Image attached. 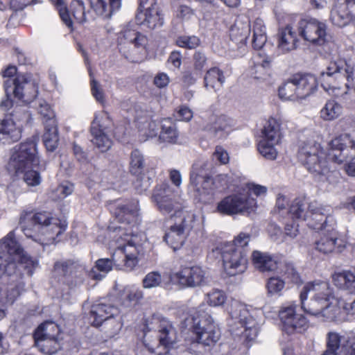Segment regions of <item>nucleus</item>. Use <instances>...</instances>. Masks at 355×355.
Instances as JSON below:
<instances>
[{
  "label": "nucleus",
  "instance_id": "nucleus-1",
  "mask_svg": "<svg viewBox=\"0 0 355 355\" xmlns=\"http://www.w3.org/2000/svg\"><path fill=\"white\" fill-rule=\"evenodd\" d=\"M330 150L327 155L321 148L320 144L314 141L304 142L298 151L300 162L307 170L315 175H320L321 180H328L330 173L328 160L342 164L346 173L355 178V137L343 133L332 139L329 143Z\"/></svg>",
  "mask_w": 355,
  "mask_h": 355
},
{
  "label": "nucleus",
  "instance_id": "nucleus-2",
  "mask_svg": "<svg viewBox=\"0 0 355 355\" xmlns=\"http://www.w3.org/2000/svg\"><path fill=\"white\" fill-rule=\"evenodd\" d=\"M302 309L310 315L327 321L341 319L342 312L355 314V299L350 303L336 298L326 282L315 281L304 285L300 294Z\"/></svg>",
  "mask_w": 355,
  "mask_h": 355
},
{
  "label": "nucleus",
  "instance_id": "nucleus-3",
  "mask_svg": "<svg viewBox=\"0 0 355 355\" xmlns=\"http://www.w3.org/2000/svg\"><path fill=\"white\" fill-rule=\"evenodd\" d=\"M124 238L120 239L124 243H119L112 255L111 259H99L96 261L95 267L88 272V276L93 279L101 280L114 266L116 269L125 268L132 270L137 264V257L142 253V247L138 243V237L132 233H125Z\"/></svg>",
  "mask_w": 355,
  "mask_h": 355
},
{
  "label": "nucleus",
  "instance_id": "nucleus-4",
  "mask_svg": "<svg viewBox=\"0 0 355 355\" xmlns=\"http://www.w3.org/2000/svg\"><path fill=\"white\" fill-rule=\"evenodd\" d=\"M37 262L24 253L15 239V230L10 231L0 241V272L10 277H22L21 270L31 277Z\"/></svg>",
  "mask_w": 355,
  "mask_h": 355
},
{
  "label": "nucleus",
  "instance_id": "nucleus-5",
  "mask_svg": "<svg viewBox=\"0 0 355 355\" xmlns=\"http://www.w3.org/2000/svg\"><path fill=\"white\" fill-rule=\"evenodd\" d=\"M19 226L27 238L43 243L40 234L46 236L48 243L55 241L57 237L66 230L67 224L52 216L47 211L33 213L24 210L20 214Z\"/></svg>",
  "mask_w": 355,
  "mask_h": 355
},
{
  "label": "nucleus",
  "instance_id": "nucleus-6",
  "mask_svg": "<svg viewBox=\"0 0 355 355\" xmlns=\"http://www.w3.org/2000/svg\"><path fill=\"white\" fill-rule=\"evenodd\" d=\"M182 324L184 328L193 332L195 341L200 345L209 347L220 338V333L211 316V309L204 303L188 316Z\"/></svg>",
  "mask_w": 355,
  "mask_h": 355
},
{
  "label": "nucleus",
  "instance_id": "nucleus-7",
  "mask_svg": "<svg viewBox=\"0 0 355 355\" xmlns=\"http://www.w3.org/2000/svg\"><path fill=\"white\" fill-rule=\"evenodd\" d=\"M250 235L240 233L233 243L225 244L221 248H216L221 254L224 268L231 276L243 272L248 266V245Z\"/></svg>",
  "mask_w": 355,
  "mask_h": 355
},
{
  "label": "nucleus",
  "instance_id": "nucleus-8",
  "mask_svg": "<svg viewBox=\"0 0 355 355\" xmlns=\"http://www.w3.org/2000/svg\"><path fill=\"white\" fill-rule=\"evenodd\" d=\"M152 200L164 215L177 218L183 213H189L183 210L178 191L168 183H162L155 188Z\"/></svg>",
  "mask_w": 355,
  "mask_h": 355
},
{
  "label": "nucleus",
  "instance_id": "nucleus-9",
  "mask_svg": "<svg viewBox=\"0 0 355 355\" xmlns=\"http://www.w3.org/2000/svg\"><path fill=\"white\" fill-rule=\"evenodd\" d=\"M39 162L37 144L28 139L13 147L8 169L10 172H18L24 168L37 166Z\"/></svg>",
  "mask_w": 355,
  "mask_h": 355
},
{
  "label": "nucleus",
  "instance_id": "nucleus-10",
  "mask_svg": "<svg viewBox=\"0 0 355 355\" xmlns=\"http://www.w3.org/2000/svg\"><path fill=\"white\" fill-rule=\"evenodd\" d=\"M353 75L354 67L345 60H338L331 62L326 70L321 72V85L327 91L337 88L336 82L345 79L347 80L346 86L347 87H353L354 81Z\"/></svg>",
  "mask_w": 355,
  "mask_h": 355
},
{
  "label": "nucleus",
  "instance_id": "nucleus-11",
  "mask_svg": "<svg viewBox=\"0 0 355 355\" xmlns=\"http://www.w3.org/2000/svg\"><path fill=\"white\" fill-rule=\"evenodd\" d=\"M5 93L24 103H30L37 96L38 87L28 74L18 73L14 79L3 82Z\"/></svg>",
  "mask_w": 355,
  "mask_h": 355
},
{
  "label": "nucleus",
  "instance_id": "nucleus-12",
  "mask_svg": "<svg viewBox=\"0 0 355 355\" xmlns=\"http://www.w3.org/2000/svg\"><path fill=\"white\" fill-rule=\"evenodd\" d=\"M194 220L195 216L191 213H183L181 217L175 218L174 225L171 226L164 237V240L174 251L183 245L193 227Z\"/></svg>",
  "mask_w": 355,
  "mask_h": 355
},
{
  "label": "nucleus",
  "instance_id": "nucleus-13",
  "mask_svg": "<svg viewBox=\"0 0 355 355\" xmlns=\"http://www.w3.org/2000/svg\"><path fill=\"white\" fill-rule=\"evenodd\" d=\"M54 4L59 12L61 19L64 24L72 28L73 19L78 24H84L87 21L89 12L86 11L85 5L83 0H72L69 6H66L65 0H50Z\"/></svg>",
  "mask_w": 355,
  "mask_h": 355
},
{
  "label": "nucleus",
  "instance_id": "nucleus-14",
  "mask_svg": "<svg viewBox=\"0 0 355 355\" xmlns=\"http://www.w3.org/2000/svg\"><path fill=\"white\" fill-rule=\"evenodd\" d=\"M117 312V309L112 305L105 303H98L92 306L89 319L94 326H101L103 322H110V324H104L107 329V333L110 336L117 334L121 328L122 324L113 319V316Z\"/></svg>",
  "mask_w": 355,
  "mask_h": 355
},
{
  "label": "nucleus",
  "instance_id": "nucleus-15",
  "mask_svg": "<svg viewBox=\"0 0 355 355\" xmlns=\"http://www.w3.org/2000/svg\"><path fill=\"white\" fill-rule=\"evenodd\" d=\"M158 332L159 345L166 349L173 347L178 338L175 328L165 318L153 315L146 320L144 331Z\"/></svg>",
  "mask_w": 355,
  "mask_h": 355
},
{
  "label": "nucleus",
  "instance_id": "nucleus-16",
  "mask_svg": "<svg viewBox=\"0 0 355 355\" xmlns=\"http://www.w3.org/2000/svg\"><path fill=\"white\" fill-rule=\"evenodd\" d=\"M230 315L235 323H239L243 329L241 334L246 340L252 341L257 338L259 331V324L250 314L245 305L234 302L232 305Z\"/></svg>",
  "mask_w": 355,
  "mask_h": 355
},
{
  "label": "nucleus",
  "instance_id": "nucleus-17",
  "mask_svg": "<svg viewBox=\"0 0 355 355\" xmlns=\"http://www.w3.org/2000/svg\"><path fill=\"white\" fill-rule=\"evenodd\" d=\"M136 21L150 30L161 27L164 18L156 0H139Z\"/></svg>",
  "mask_w": 355,
  "mask_h": 355
},
{
  "label": "nucleus",
  "instance_id": "nucleus-18",
  "mask_svg": "<svg viewBox=\"0 0 355 355\" xmlns=\"http://www.w3.org/2000/svg\"><path fill=\"white\" fill-rule=\"evenodd\" d=\"M109 123L110 117L106 113L96 114L90 128L91 141L103 153L107 151L112 145V140L107 134Z\"/></svg>",
  "mask_w": 355,
  "mask_h": 355
},
{
  "label": "nucleus",
  "instance_id": "nucleus-19",
  "mask_svg": "<svg viewBox=\"0 0 355 355\" xmlns=\"http://www.w3.org/2000/svg\"><path fill=\"white\" fill-rule=\"evenodd\" d=\"M299 35L305 40L322 46L327 41V26L315 19H303L298 22Z\"/></svg>",
  "mask_w": 355,
  "mask_h": 355
},
{
  "label": "nucleus",
  "instance_id": "nucleus-20",
  "mask_svg": "<svg viewBox=\"0 0 355 355\" xmlns=\"http://www.w3.org/2000/svg\"><path fill=\"white\" fill-rule=\"evenodd\" d=\"M256 202L247 194L239 193L223 198L217 206L218 211L226 215H234L245 211H250L255 206Z\"/></svg>",
  "mask_w": 355,
  "mask_h": 355
},
{
  "label": "nucleus",
  "instance_id": "nucleus-21",
  "mask_svg": "<svg viewBox=\"0 0 355 355\" xmlns=\"http://www.w3.org/2000/svg\"><path fill=\"white\" fill-rule=\"evenodd\" d=\"M171 278L184 288L202 286L207 283L205 271L198 266L182 267Z\"/></svg>",
  "mask_w": 355,
  "mask_h": 355
},
{
  "label": "nucleus",
  "instance_id": "nucleus-22",
  "mask_svg": "<svg viewBox=\"0 0 355 355\" xmlns=\"http://www.w3.org/2000/svg\"><path fill=\"white\" fill-rule=\"evenodd\" d=\"M295 306H289L283 308L279 311V318L283 324V329L288 334L294 331L302 332L308 327V320L303 315L296 314Z\"/></svg>",
  "mask_w": 355,
  "mask_h": 355
},
{
  "label": "nucleus",
  "instance_id": "nucleus-23",
  "mask_svg": "<svg viewBox=\"0 0 355 355\" xmlns=\"http://www.w3.org/2000/svg\"><path fill=\"white\" fill-rule=\"evenodd\" d=\"M332 23L343 27L355 20V0H340L331 11Z\"/></svg>",
  "mask_w": 355,
  "mask_h": 355
},
{
  "label": "nucleus",
  "instance_id": "nucleus-24",
  "mask_svg": "<svg viewBox=\"0 0 355 355\" xmlns=\"http://www.w3.org/2000/svg\"><path fill=\"white\" fill-rule=\"evenodd\" d=\"M315 249L323 254L331 252H342L346 248V242L338 237V234L333 227L327 230V233L323 234L315 243Z\"/></svg>",
  "mask_w": 355,
  "mask_h": 355
},
{
  "label": "nucleus",
  "instance_id": "nucleus-25",
  "mask_svg": "<svg viewBox=\"0 0 355 355\" xmlns=\"http://www.w3.org/2000/svg\"><path fill=\"white\" fill-rule=\"evenodd\" d=\"M145 167V160L141 153L135 149L130 154V172L138 178L135 182V187L138 192H142L147 190L150 185V179L148 178L143 182L141 175Z\"/></svg>",
  "mask_w": 355,
  "mask_h": 355
},
{
  "label": "nucleus",
  "instance_id": "nucleus-26",
  "mask_svg": "<svg viewBox=\"0 0 355 355\" xmlns=\"http://www.w3.org/2000/svg\"><path fill=\"white\" fill-rule=\"evenodd\" d=\"M296 85V90L300 99H304L313 94L317 89V78L312 74L297 73L292 76Z\"/></svg>",
  "mask_w": 355,
  "mask_h": 355
},
{
  "label": "nucleus",
  "instance_id": "nucleus-27",
  "mask_svg": "<svg viewBox=\"0 0 355 355\" xmlns=\"http://www.w3.org/2000/svg\"><path fill=\"white\" fill-rule=\"evenodd\" d=\"M144 298V292L134 285L125 286L119 293V305L125 309H132Z\"/></svg>",
  "mask_w": 355,
  "mask_h": 355
},
{
  "label": "nucleus",
  "instance_id": "nucleus-28",
  "mask_svg": "<svg viewBox=\"0 0 355 355\" xmlns=\"http://www.w3.org/2000/svg\"><path fill=\"white\" fill-rule=\"evenodd\" d=\"M233 121L225 115L216 116L214 121L206 126V130L216 139H224L231 132Z\"/></svg>",
  "mask_w": 355,
  "mask_h": 355
},
{
  "label": "nucleus",
  "instance_id": "nucleus-29",
  "mask_svg": "<svg viewBox=\"0 0 355 355\" xmlns=\"http://www.w3.org/2000/svg\"><path fill=\"white\" fill-rule=\"evenodd\" d=\"M123 39L133 46L132 54L140 55L144 57L146 55L147 37L142 33L135 30L125 29L123 31Z\"/></svg>",
  "mask_w": 355,
  "mask_h": 355
},
{
  "label": "nucleus",
  "instance_id": "nucleus-30",
  "mask_svg": "<svg viewBox=\"0 0 355 355\" xmlns=\"http://www.w3.org/2000/svg\"><path fill=\"white\" fill-rule=\"evenodd\" d=\"M21 137V128L17 126L12 119L0 121V142L10 144Z\"/></svg>",
  "mask_w": 355,
  "mask_h": 355
},
{
  "label": "nucleus",
  "instance_id": "nucleus-31",
  "mask_svg": "<svg viewBox=\"0 0 355 355\" xmlns=\"http://www.w3.org/2000/svg\"><path fill=\"white\" fill-rule=\"evenodd\" d=\"M91 7L94 11L103 18H110L121 6V0H91Z\"/></svg>",
  "mask_w": 355,
  "mask_h": 355
},
{
  "label": "nucleus",
  "instance_id": "nucleus-32",
  "mask_svg": "<svg viewBox=\"0 0 355 355\" xmlns=\"http://www.w3.org/2000/svg\"><path fill=\"white\" fill-rule=\"evenodd\" d=\"M116 218L121 223L134 225L137 223L138 216L137 202L126 205H119L115 211Z\"/></svg>",
  "mask_w": 355,
  "mask_h": 355
},
{
  "label": "nucleus",
  "instance_id": "nucleus-33",
  "mask_svg": "<svg viewBox=\"0 0 355 355\" xmlns=\"http://www.w3.org/2000/svg\"><path fill=\"white\" fill-rule=\"evenodd\" d=\"M252 259L255 268L261 272L274 270L277 267V261L267 252L255 250L252 252Z\"/></svg>",
  "mask_w": 355,
  "mask_h": 355
},
{
  "label": "nucleus",
  "instance_id": "nucleus-34",
  "mask_svg": "<svg viewBox=\"0 0 355 355\" xmlns=\"http://www.w3.org/2000/svg\"><path fill=\"white\" fill-rule=\"evenodd\" d=\"M325 211L319 215H306V220H308V225L316 230L326 229L328 227L332 228L335 223L334 219L331 216L332 209L331 207H327V209Z\"/></svg>",
  "mask_w": 355,
  "mask_h": 355
},
{
  "label": "nucleus",
  "instance_id": "nucleus-35",
  "mask_svg": "<svg viewBox=\"0 0 355 355\" xmlns=\"http://www.w3.org/2000/svg\"><path fill=\"white\" fill-rule=\"evenodd\" d=\"M334 285L340 289L355 293V270H344L333 275Z\"/></svg>",
  "mask_w": 355,
  "mask_h": 355
},
{
  "label": "nucleus",
  "instance_id": "nucleus-36",
  "mask_svg": "<svg viewBox=\"0 0 355 355\" xmlns=\"http://www.w3.org/2000/svg\"><path fill=\"white\" fill-rule=\"evenodd\" d=\"M297 40L292 28L287 26L285 28L281 30L278 34V49L285 53L294 50L296 48Z\"/></svg>",
  "mask_w": 355,
  "mask_h": 355
},
{
  "label": "nucleus",
  "instance_id": "nucleus-37",
  "mask_svg": "<svg viewBox=\"0 0 355 355\" xmlns=\"http://www.w3.org/2000/svg\"><path fill=\"white\" fill-rule=\"evenodd\" d=\"M179 138V132L176 125L170 119H164L162 121V130L159 136L160 142L168 144H176Z\"/></svg>",
  "mask_w": 355,
  "mask_h": 355
},
{
  "label": "nucleus",
  "instance_id": "nucleus-38",
  "mask_svg": "<svg viewBox=\"0 0 355 355\" xmlns=\"http://www.w3.org/2000/svg\"><path fill=\"white\" fill-rule=\"evenodd\" d=\"M210 164L205 159H198L194 162L190 173L191 184H198L200 180L207 178L211 175Z\"/></svg>",
  "mask_w": 355,
  "mask_h": 355
},
{
  "label": "nucleus",
  "instance_id": "nucleus-39",
  "mask_svg": "<svg viewBox=\"0 0 355 355\" xmlns=\"http://www.w3.org/2000/svg\"><path fill=\"white\" fill-rule=\"evenodd\" d=\"M205 87L208 89L217 91L220 89L225 82V76L221 70L217 67L209 69L204 78Z\"/></svg>",
  "mask_w": 355,
  "mask_h": 355
},
{
  "label": "nucleus",
  "instance_id": "nucleus-40",
  "mask_svg": "<svg viewBox=\"0 0 355 355\" xmlns=\"http://www.w3.org/2000/svg\"><path fill=\"white\" fill-rule=\"evenodd\" d=\"M44 133L42 136L43 143L47 151L53 152L58 146L59 136L57 123L53 125H45Z\"/></svg>",
  "mask_w": 355,
  "mask_h": 355
},
{
  "label": "nucleus",
  "instance_id": "nucleus-41",
  "mask_svg": "<svg viewBox=\"0 0 355 355\" xmlns=\"http://www.w3.org/2000/svg\"><path fill=\"white\" fill-rule=\"evenodd\" d=\"M60 331L57 324L52 321H46L35 329L33 337L34 339L58 337Z\"/></svg>",
  "mask_w": 355,
  "mask_h": 355
},
{
  "label": "nucleus",
  "instance_id": "nucleus-42",
  "mask_svg": "<svg viewBox=\"0 0 355 355\" xmlns=\"http://www.w3.org/2000/svg\"><path fill=\"white\" fill-rule=\"evenodd\" d=\"M36 347L44 354L52 355L60 349L58 337L34 339Z\"/></svg>",
  "mask_w": 355,
  "mask_h": 355
},
{
  "label": "nucleus",
  "instance_id": "nucleus-43",
  "mask_svg": "<svg viewBox=\"0 0 355 355\" xmlns=\"http://www.w3.org/2000/svg\"><path fill=\"white\" fill-rule=\"evenodd\" d=\"M266 28L263 21L257 19L253 24L252 46L254 49H261L266 42Z\"/></svg>",
  "mask_w": 355,
  "mask_h": 355
},
{
  "label": "nucleus",
  "instance_id": "nucleus-44",
  "mask_svg": "<svg viewBox=\"0 0 355 355\" xmlns=\"http://www.w3.org/2000/svg\"><path fill=\"white\" fill-rule=\"evenodd\" d=\"M260 141H269L271 144H278L280 139L279 125L274 120H269L262 132Z\"/></svg>",
  "mask_w": 355,
  "mask_h": 355
},
{
  "label": "nucleus",
  "instance_id": "nucleus-45",
  "mask_svg": "<svg viewBox=\"0 0 355 355\" xmlns=\"http://www.w3.org/2000/svg\"><path fill=\"white\" fill-rule=\"evenodd\" d=\"M342 110L343 107L338 103L334 100H330L321 110L320 115L324 120L331 121L338 118L342 113Z\"/></svg>",
  "mask_w": 355,
  "mask_h": 355
},
{
  "label": "nucleus",
  "instance_id": "nucleus-46",
  "mask_svg": "<svg viewBox=\"0 0 355 355\" xmlns=\"http://www.w3.org/2000/svg\"><path fill=\"white\" fill-rule=\"evenodd\" d=\"M279 96L285 100L295 101L300 99L292 76L285 81L279 88Z\"/></svg>",
  "mask_w": 355,
  "mask_h": 355
},
{
  "label": "nucleus",
  "instance_id": "nucleus-47",
  "mask_svg": "<svg viewBox=\"0 0 355 355\" xmlns=\"http://www.w3.org/2000/svg\"><path fill=\"white\" fill-rule=\"evenodd\" d=\"M31 168H24L21 171L14 172L16 175H21V178L28 186L35 187L41 183V176L39 172Z\"/></svg>",
  "mask_w": 355,
  "mask_h": 355
},
{
  "label": "nucleus",
  "instance_id": "nucleus-48",
  "mask_svg": "<svg viewBox=\"0 0 355 355\" xmlns=\"http://www.w3.org/2000/svg\"><path fill=\"white\" fill-rule=\"evenodd\" d=\"M79 269L84 270L83 266L71 260L58 261L54 265L55 271L64 276L71 275Z\"/></svg>",
  "mask_w": 355,
  "mask_h": 355
},
{
  "label": "nucleus",
  "instance_id": "nucleus-49",
  "mask_svg": "<svg viewBox=\"0 0 355 355\" xmlns=\"http://www.w3.org/2000/svg\"><path fill=\"white\" fill-rule=\"evenodd\" d=\"M306 204L300 198L295 199L289 207V214L293 218L306 220Z\"/></svg>",
  "mask_w": 355,
  "mask_h": 355
},
{
  "label": "nucleus",
  "instance_id": "nucleus-50",
  "mask_svg": "<svg viewBox=\"0 0 355 355\" xmlns=\"http://www.w3.org/2000/svg\"><path fill=\"white\" fill-rule=\"evenodd\" d=\"M38 112L43 121L44 125H53L56 123L54 111L51 105L46 101H41L39 104Z\"/></svg>",
  "mask_w": 355,
  "mask_h": 355
},
{
  "label": "nucleus",
  "instance_id": "nucleus-51",
  "mask_svg": "<svg viewBox=\"0 0 355 355\" xmlns=\"http://www.w3.org/2000/svg\"><path fill=\"white\" fill-rule=\"evenodd\" d=\"M277 144H271L269 141H259L258 144V150L266 159L274 160L277 155V151L275 147Z\"/></svg>",
  "mask_w": 355,
  "mask_h": 355
},
{
  "label": "nucleus",
  "instance_id": "nucleus-52",
  "mask_svg": "<svg viewBox=\"0 0 355 355\" xmlns=\"http://www.w3.org/2000/svg\"><path fill=\"white\" fill-rule=\"evenodd\" d=\"M162 283V277L157 271L148 272L142 280L143 287L148 289L161 286Z\"/></svg>",
  "mask_w": 355,
  "mask_h": 355
},
{
  "label": "nucleus",
  "instance_id": "nucleus-53",
  "mask_svg": "<svg viewBox=\"0 0 355 355\" xmlns=\"http://www.w3.org/2000/svg\"><path fill=\"white\" fill-rule=\"evenodd\" d=\"M250 31L248 25L240 28L237 25L233 26L230 29V37L236 43L243 44L245 42Z\"/></svg>",
  "mask_w": 355,
  "mask_h": 355
},
{
  "label": "nucleus",
  "instance_id": "nucleus-54",
  "mask_svg": "<svg viewBox=\"0 0 355 355\" xmlns=\"http://www.w3.org/2000/svg\"><path fill=\"white\" fill-rule=\"evenodd\" d=\"M207 302L209 306H219L223 305L226 300L225 293L219 290H214L207 295Z\"/></svg>",
  "mask_w": 355,
  "mask_h": 355
},
{
  "label": "nucleus",
  "instance_id": "nucleus-55",
  "mask_svg": "<svg viewBox=\"0 0 355 355\" xmlns=\"http://www.w3.org/2000/svg\"><path fill=\"white\" fill-rule=\"evenodd\" d=\"M347 338L341 336L336 332H329L327 334V347L337 351L342 343L343 345L345 343L347 344Z\"/></svg>",
  "mask_w": 355,
  "mask_h": 355
},
{
  "label": "nucleus",
  "instance_id": "nucleus-56",
  "mask_svg": "<svg viewBox=\"0 0 355 355\" xmlns=\"http://www.w3.org/2000/svg\"><path fill=\"white\" fill-rule=\"evenodd\" d=\"M176 44L182 48L195 49L200 45V39L196 36H181L176 40Z\"/></svg>",
  "mask_w": 355,
  "mask_h": 355
},
{
  "label": "nucleus",
  "instance_id": "nucleus-57",
  "mask_svg": "<svg viewBox=\"0 0 355 355\" xmlns=\"http://www.w3.org/2000/svg\"><path fill=\"white\" fill-rule=\"evenodd\" d=\"M195 189L198 192H204L209 193L211 191L216 189L214 180L211 175L207 178L200 180L198 184H191Z\"/></svg>",
  "mask_w": 355,
  "mask_h": 355
},
{
  "label": "nucleus",
  "instance_id": "nucleus-58",
  "mask_svg": "<svg viewBox=\"0 0 355 355\" xmlns=\"http://www.w3.org/2000/svg\"><path fill=\"white\" fill-rule=\"evenodd\" d=\"M207 62V58L203 52L198 51L194 53L193 55V64L194 71L202 73V71L206 66Z\"/></svg>",
  "mask_w": 355,
  "mask_h": 355
},
{
  "label": "nucleus",
  "instance_id": "nucleus-59",
  "mask_svg": "<svg viewBox=\"0 0 355 355\" xmlns=\"http://www.w3.org/2000/svg\"><path fill=\"white\" fill-rule=\"evenodd\" d=\"M284 282L278 277H270L267 283V288L270 294L277 293L284 287Z\"/></svg>",
  "mask_w": 355,
  "mask_h": 355
},
{
  "label": "nucleus",
  "instance_id": "nucleus-60",
  "mask_svg": "<svg viewBox=\"0 0 355 355\" xmlns=\"http://www.w3.org/2000/svg\"><path fill=\"white\" fill-rule=\"evenodd\" d=\"M327 207H331L329 205H322L317 201L311 202L309 203L308 207L309 210L306 211L307 216L322 214V212L326 211L325 210L327 209Z\"/></svg>",
  "mask_w": 355,
  "mask_h": 355
},
{
  "label": "nucleus",
  "instance_id": "nucleus-61",
  "mask_svg": "<svg viewBox=\"0 0 355 355\" xmlns=\"http://www.w3.org/2000/svg\"><path fill=\"white\" fill-rule=\"evenodd\" d=\"M25 290V283L19 282L7 295L8 301L13 303L16 298Z\"/></svg>",
  "mask_w": 355,
  "mask_h": 355
},
{
  "label": "nucleus",
  "instance_id": "nucleus-62",
  "mask_svg": "<svg viewBox=\"0 0 355 355\" xmlns=\"http://www.w3.org/2000/svg\"><path fill=\"white\" fill-rule=\"evenodd\" d=\"M91 87L92 94L93 96L96 98V100L98 102L101 103V104H103L105 102L104 93L103 89L96 80H92Z\"/></svg>",
  "mask_w": 355,
  "mask_h": 355
},
{
  "label": "nucleus",
  "instance_id": "nucleus-63",
  "mask_svg": "<svg viewBox=\"0 0 355 355\" xmlns=\"http://www.w3.org/2000/svg\"><path fill=\"white\" fill-rule=\"evenodd\" d=\"M176 117L180 121H189L193 118V112L187 106H180L177 111Z\"/></svg>",
  "mask_w": 355,
  "mask_h": 355
},
{
  "label": "nucleus",
  "instance_id": "nucleus-64",
  "mask_svg": "<svg viewBox=\"0 0 355 355\" xmlns=\"http://www.w3.org/2000/svg\"><path fill=\"white\" fill-rule=\"evenodd\" d=\"M284 275L286 276L288 279H289L291 282L297 284L300 281V276L298 272L296 271L294 266L291 264H286Z\"/></svg>",
  "mask_w": 355,
  "mask_h": 355
}]
</instances>
